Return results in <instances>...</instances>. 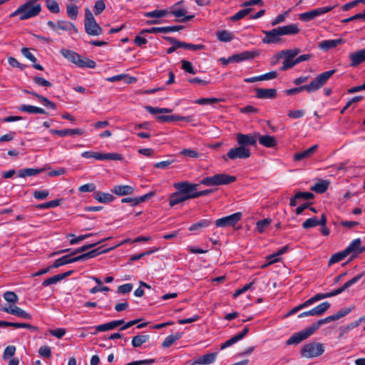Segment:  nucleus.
<instances>
[{"instance_id": "de8ad7c7", "label": "nucleus", "mask_w": 365, "mask_h": 365, "mask_svg": "<svg viewBox=\"0 0 365 365\" xmlns=\"http://www.w3.org/2000/svg\"><path fill=\"white\" fill-rule=\"evenodd\" d=\"M61 202H62L61 199L51 200L49 202L36 205V208H38V209H49V208H52V207H56L57 206H59L61 204Z\"/></svg>"}, {"instance_id": "473e14b6", "label": "nucleus", "mask_w": 365, "mask_h": 365, "mask_svg": "<svg viewBox=\"0 0 365 365\" xmlns=\"http://www.w3.org/2000/svg\"><path fill=\"white\" fill-rule=\"evenodd\" d=\"M182 332H176L175 334L168 336L162 344L163 348H168L172 346L177 340L182 336Z\"/></svg>"}, {"instance_id": "f03ea898", "label": "nucleus", "mask_w": 365, "mask_h": 365, "mask_svg": "<svg viewBox=\"0 0 365 365\" xmlns=\"http://www.w3.org/2000/svg\"><path fill=\"white\" fill-rule=\"evenodd\" d=\"M336 73V70H330L319 74L310 83L286 90L284 92L288 96L295 95L304 91L312 93L320 89L327 81Z\"/></svg>"}, {"instance_id": "09e8293b", "label": "nucleus", "mask_w": 365, "mask_h": 365, "mask_svg": "<svg viewBox=\"0 0 365 365\" xmlns=\"http://www.w3.org/2000/svg\"><path fill=\"white\" fill-rule=\"evenodd\" d=\"M79 68H94L96 66V63L94 61L88 58H83L81 57L79 63L78 65Z\"/></svg>"}, {"instance_id": "dca6fc26", "label": "nucleus", "mask_w": 365, "mask_h": 365, "mask_svg": "<svg viewBox=\"0 0 365 365\" xmlns=\"http://www.w3.org/2000/svg\"><path fill=\"white\" fill-rule=\"evenodd\" d=\"M363 275H364L363 272L360 273V274L356 275L355 277H354L350 280L347 281L341 287H339L338 289H334L332 292H330L331 297H334V296H336V295L342 293L346 289H348L351 286L354 285V284L357 283L361 279Z\"/></svg>"}, {"instance_id": "e2e57ef3", "label": "nucleus", "mask_w": 365, "mask_h": 365, "mask_svg": "<svg viewBox=\"0 0 365 365\" xmlns=\"http://www.w3.org/2000/svg\"><path fill=\"white\" fill-rule=\"evenodd\" d=\"M222 101V99L217 98H199L195 101V103L199 105H206V104H212V103H216Z\"/></svg>"}, {"instance_id": "412c9836", "label": "nucleus", "mask_w": 365, "mask_h": 365, "mask_svg": "<svg viewBox=\"0 0 365 365\" xmlns=\"http://www.w3.org/2000/svg\"><path fill=\"white\" fill-rule=\"evenodd\" d=\"M216 185H229L236 181L235 176L230 175L226 173L215 174Z\"/></svg>"}, {"instance_id": "9d476101", "label": "nucleus", "mask_w": 365, "mask_h": 365, "mask_svg": "<svg viewBox=\"0 0 365 365\" xmlns=\"http://www.w3.org/2000/svg\"><path fill=\"white\" fill-rule=\"evenodd\" d=\"M345 250L349 255H350L349 261H351L365 252V245L361 246V239L357 238L354 240Z\"/></svg>"}, {"instance_id": "a211bd4d", "label": "nucleus", "mask_w": 365, "mask_h": 365, "mask_svg": "<svg viewBox=\"0 0 365 365\" xmlns=\"http://www.w3.org/2000/svg\"><path fill=\"white\" fill-rule=\"evenodd\" d=\"M2 310L8 314L15 315L18 317H20V318H22L24 319H31V316L30 314L27 313L26 312H25L22 309H21L20 307H16V306H10L9 307H5Z\"/></svg>"}, {"instance_id": "2eb2a0df", "label": "nucleus", "mask_w": 365, "mask_h": 365, "mask_svg": "<svg viewBox=\"0 0 365 365\" xmlns=\"http://www.w3.org/2000/svg\"><path fill=\"white\" fill-rule=\"evenodd\" d=\"M256 98L259 99H274L277 96L275 88H255Z\"/></svg>"}, {"instance_id": "c756f323", "label": "nucleus", "mask_w": 365, "mask_h": 365, "mask_svg": "<svg viewBox=\"0 0 365 365\" xmlns=\"http://www.w3.org/2000/svg\"><path fill=\"white\" fill-rule=\"evenodd\" d=\"M113 192H114L117 195H131L134 189L132 186L130 185H115L112 190Z\"/></svg>"}, {"instance_id": "e433bc0d", "label": "nucleus", "mask_w": 365, "mask_h": 365, "mask_svg": "<svg viewBox=\"0 0 365 365\" xmlns=\"http://www.w3.org/2000/svg\"><path fill=\"white\" fill-rule=\"evenodd\" d=\"M329 185V183L328 181L320 180L312 187L311 190L317 193L322 194L327 191Z\"/></svg>"}, {"instance_id": "a878e982", "label": "nucleus", "mask_w": 365, "mask_h": 365, "mask_svg": "<svg viewBox=\"0 0 365 365\" xmlns=\"http://www.w3.org/2000/svg\"><path fill=\"white\" fill-rule=\"evenodd\" d=\"M317 148L318 145H314L303 152L297 153L294 155V160L295 161H299L303 159L308 158L311 157L317 151Z\"/></svg>"}, {"instance_id": "603ef678", "label": "nucleus", "mask_w": 365, "mask_h": 365, "mask_svg": "<svg viewBox=\"0 0 365 365\" xmlns=\"http://www.w3.org/2000/svg\"><path fill=\"white\" fill-rule=\"evenodd\" d=\"M357 327V324L353 322L349 323L346 326L339 327V338H343L350 330Z\"/></svg>"}, {"instance_id": "338daca9", "label": "nucleus", "mask_w": 365, "mask_h": 365, "mask_svg": "<svg viewBox=\"0 0 365 365\" xmlns=\"http://www.w3.org/2000/svg\"><path fill=\"white\" fill-rule=\"evenodd\" d=\"M182 69H183L185 71L191 73V74H195L196 71L193 68V66L191 63V62L186 61V60H182Z\"/></svg>"}, {"instance_id": "6e6552de", "label": "nucleus", "mask_w": 365, "mask_h": 365, "mask_svg": "<svg viewBox=\"0 0 365 365\" xmlns=\"http://www.w3.org/2000/svg\"><path fill=\"white\" fill-rule=\"evenodd\" d=\"M334 6H324V7H320L317 8L302 14H299V19L304 21V22H308L311 20H313L317 16L324 15V14H327L329 11H331Z\"/></svg>"}, {"instance_id": "c85d7f7f", "label": "nucleus", "mask_w": 365, "mask_h": 365, "mask_svg": "<svg viewBox=\"0 0 365 365\" xmlns=\"http://www.w3.org/2000/svg\"><path fill=\"white\" fill-rule=\"evenodd\" d=\"M259 143L266 148H274L277 145V140L274 136L264 135L259 138Z\"/></svg>"}, {"instance_id": "393cba45", "label": "nucleus", "mask_w": 365, "mask_h": 365, "mask_svg": "<svg viewBox=\"0 0 365 365\" xmlns=\"http://www.w3.org/2000/svg\"><path fill=\"white\" fill-rule=\"evenodd\" d=\"M93 197L98 202L101 203H108L111 202L114 200L115 197L113 195L107 192H103L101 191H95L93 192Z\"/></svg>"}, {"instance_id": "7c9ffc66", "label": "nucleus", "mask_w": 365, "mask_h": 365, "mask_svg": "<svg viewBox=\"0 0 365 365\" xmlns=\"http://www.w3.org/2000/svg\"><path fill=\"white\" fill-rule=\"evenodd\" d=\"M58 29L68 32L73 31L76 34L78 32V29L73 23L63 20H58Z\"/></svg>"}, {"instance_id": "20e7f679", "label": "nucleus", "mask_w": 365, "mask_h": 365, "mask_svg": "<svg viewBox=\"0 0 365 365\" xmlns=\"http://www.w3.org/2000/svg\"><path fill=\"white\" fill-rule=\"evenodd\" d=\"M301 52L300 49L299 48H295L293 49H288V50H283L274 55V58H276L275 61H272V64L274 65L277 63V61H279L282 58H284L283 61V65L280 68V70L282 71H287L288 69H290L293 68L295 65L294 62V58L297 57V56Z\"/></svg>"}, {"instance_id": "ea45409f", "label": "nucleus", "mask_w": 365, "mask_h": 365, "mask_svg": "<svg viewBox=\"0 0 365 365\" xmlns=\"http://www.w3.org/2000/svg\"><path fill=\"white\" fill-rule=\"evenodd\" d=\"M349 254L346 251V250H343L342 252H336L331 255L330 257L328 265L331 266L333 264L337 263L341 260H343L346 257H347Z\"/></svg>"}, {"instance_id": "f3484780", "label": "nucleus", "mask_w": 365, "mask_h": 365, "mask_svg": "<svg viewBox=\"0 0 365 365\" xmlns=\"http://www.w3.org/2000/svg\"><path fill=\"white\" fill-rule=\"evenodd\" d=\"M176 5H174L170 8V11L173 15H174L177 18H181L178 20L179 22H187L192 20L194 18V15H185L187 13L186 9L183 8L176 9Z\"/></svg>"}, {"instance_id": "5701e85b", "label": "nucleus", "mask_w": 365, "mask_h": 365, "mask_svg": "<svg viewBox=\"0 0 365 365\" xmlns=\"http://www.w3.org/2000/svg\"><path fill=\"white\" fill-rule=\"evenodd\" d=\"M60 53L68 61L76 64L78 66V65L79 63L80 58L81 57L78 53H77L76 52H75L72 50H69V49H66V48H62L60 51Z\"/></svg>"}, {"instance_id": "ddd939ff", "label": "nucleus", "mask_w": 365, "mask_h": 365, "mask_svg": "<svg viewBox=\"0 0 365 365\" xmlns=\"http://www.w3.org/2000/svg\"><path fill=\"white\" fill-rule=\"evenodd\" d=\"M200 184L190 183L187 181L177 182L174 184L175 188L178 192L182 194H188V192H195Z\"/></svg>"}, {"instance_id": "f257e3e1", "label": "nucleus", "mask_w": 365, "mask_h": 365, "mask_svg": "<svg viewBox=\"0 0 365 365\" xmlns=\"http://www.w3.org/2000/svg\"><path fill=\"white\" fill-rule=\"evenodd\" d=\"M299 31L298 25L295 24L279 26L270 31H262L265 34V36L262 38V43L277 44L282 42V36L296 35L299 33Z\"/></svg>"}, {"instance_id": "13d9d810", "label": "nucleus", "mask_w": 365, "mask_h": 365, "mask_svg": "<svg viewBox=\"0 0 365 365\" xmlns=\"http://www.w3.org/2000/svg\"><path fill=\"white\" fill-rule=\"evenodd\" d=\"M32 79H33L34 83L38 86H43V87H51L52 86V83L43 78L35 76L33 77Z\"/></svg>"}, {"instance_id": "052dcab7", "label": "nucleus", "mask_w": 365, "mask_h": 365, "mask_svg": "<svg viewBox=\"0 0 365 365\" xmlns=\"http://www.w3.org/2000/svg\"><path fill=\"white\" fill-rule=\"evenodd\" d=\"M4 298L6 302L12 304L16 303L19 299L16 294L10 291H7L4 294Z\"/></svg>"}, {"instance_id": "4468645a", "label": "nucleus", "mask_w": 365, "mask_h": 365, "mask_svg": "<svg viewBox=\"0 0 365 365\" xmlns=\"http://www.w3.org/2000/svg\"><path fill=\"white\" fill-rule=\"evenodd\" d=\"M350 60V66L357 67L359 64L365 61V48L350 53L349 55Z\"/></svg>"}, {"instance_id": "79ce46f5", "label": "nucleus", "mask_w": 365, "mask_h": 365, "mask_svg": "<svg viewBox=\"0 0 365 365\" xmlns=\"http://www.w3.org/2000/svg\"><path fill=\"white\" fill-rule=\"evenodd\" d=\"M331 304L329 302H324L313 308L316 316H322L324 314L330 307Z\"/></svg>"}, {"instance_id": "0eeeda50", "label": "nucleus", "mask_w": 365, "mask_h": 365, "mask_svg": "<svg viewBox=\"0 0 365 365\" xmlns=\"http://www.w3.org/2000/svg\"><path fill=\"white\" fill-rule=\"evenodd\" d=\"M242 214L240 212H235L215 220V224L217 227H235L242 219Z\"/></svg>"}, {"instance_id": "9b49d317", "label": "nucleus", "mask_w": 365, "mask_h": 365, "mask_svg": "<svg viewBox=\"0 0 365 365\" xmlns=\"http://www.w3.org/2000/svg\"><path fill=\"white\" fill-rule=\"evenodd\" d=\"M251 155V150L249 148H244L239 145L238 147L231 148L227 153L228 158L231 160L246 159L250 158Z\"/></svg>"}, {"instance_id": "2f4dec72", "label": "nucleus", "mask_w": 365, "mask_h": 365, "mask_svg": "<svg viewBox=\"0 0 365 365\" xmlns=\"http://www.w3.org/2000/svg\"><path fill=\"white\" fill-rule=\"evenodd\" d=\"M183 26H163V27H152L151 31H155V34L157 33H169L178 31L183 29Z\"/></svg>"}, {"instance_id": "39448f33", "label": "nucleus", "mask_w": 365, "mask_h": 365, "mask_svg": "<svg viewBox=\"0 0 365 365\" xmlns=\"http://www.w3.org/2000/svg\"><path fill=\"white\" fill-rule=\"evenodd\" d=\"M84 26L85 31L90 36H98L103 33V29L96 22L93 14L88 8L85 10Z\"/></svg>"}, {"instance_id": "4d7b16f0", "label": "nucleus", "mask_w": 365, "mask_h": 365, "mask_svg": "<svg viewBox=\"0 0 365 365\" xmlns=\"http://www.w3.org/2000/svg\"><path fill=\"white\" fill-rule=\"evenodd\" d=\"M95 234H93V233H88V234H86V235H79L78 237H75V235L73 234H68L67 235V237H73V239H71L69 242L71 245H76V244H78V242H80L81 241H82L91 236H93Z\"/></svg>"}, {"instance_id": "a18cd8bd", "label": "nucleus", "mask_w": 365, "mask_h": 365, "mask_svg": "<svg viewBox=\"0 0 365 365\" xmlns=\"http://www.w3.org/2000/svg\"><path fill=\"white\" fill-rule=\"evenodd\" d=\"M108 238H106V239H104V240H100L97 242H95V243H91V244H88V245H83L82 247H80L78 248H77L76 250H75L73 252H72V255H76V254H78V253H81V252H84L94 247H96V245L101 244V242L107 240Z\"/></svg>"}, {"instance_id": "49530a36", "label": "nucleus", "mask_w": 365, "mask_h": 365, "mask_svg": "<svg viewBox=\"0 0 365 365\" xmlns=\"http://www.w3.org/2000/svg\"><path fill=\"white\" fill-rule=\"evenodd\" d=\"M252 9L251 8H246L242 9L239 11L237 13H236L235 15L232 16L230 18V20L232 21H237L243 19L245 16L248 15L252 11Z\"/></svg>"}, {"instance_id": "bb28decb", "label": "nucleus", "mask_w": 365, "mask_h": 365, "mask_svg": "<svg viewBox=\"0 0 365 365\" xmlns=\"http://www.w3.org/2000/svg\"><path fill=\"white\" fill-rule=\"evenodd\" d=\"M217 354L216 352H213V353H209V354L202 355L200 357H199L194 362V364H202V365H207V364H212L216 359Z\"/></svg>"}, {"instance_id": "5fc2aeb1", "label": "nucleus", "mask_w": 365, "mask_h": 365, "mask_svg": "<svg viewBox=\"0 0 365 365\" xmlns=\"http://www.w3.org/2000/svg\"><path fill=\"white\" fill-rule=\"evenodd\" d=\"M168 200H169V204L171 207H173V206L178 205L183 202L181 198V196L180 195V194L178 193V191L172 193L169 196Z\"/></svg>"}, {"instance_id": "a19ab883", "label": "nucleus", "mask_w": 365, "mask_h": 365, "mask_svg": "<svg viewBox=\"0 0 365 365\" xmlns=\"http://www.w3.org/2000/svg\"><path fill=\"white\" fill-rule=\"evenodd\" d=\"M183 117L178 115H158L156 117L158 121L161 123L165 122H172V121H183Z\"/></svg>"}, {"instance_id": "b1692460", "label": "nucleus", "mask_w": 365, "mask_h": 365, "mask_svg": "<svg viewBox=\"0 0 365 365\" xmlns=\"http://www.w3.org/2000/svg\"><path fill=\"white\" fill-rule=\"evenodd\" d=\"M257 55V53L255 51H243L240 53L234 54L231 56V59L232 62H241L248 59H252Z\"/></svg>"}, {"instance_id": "6e6d98bb", "label": "nucleus", "mask_w": 365, "mask_h": 365, "mask_svg": "<svg viewBox=\"0 0 365 365\" xmlns=\"http://www.w3.org/2000/svg\"><path fill=\"white\" fill-rule=\"evenodd\" d=\"M181 48L185 49H190L192 51H198V50H204L205 48V46L203 44H192L186 42L181 41Z\"/></svg>"}, {"instance_id": "6ab92c4d", "label": "nucleus", "mask_w": 365, "mask_h": 365, "mask_svg": "<svg viewBox=\"0 0 365 365\" xmlns=\"http://www.w3.org/2000/svg\"><path fill=\"white\" fill-rule=\"evenodd\" d=\"M23 92L24 93L30 94V95L33 96L34 97L36 98L46 107L49 108L53 109V110H56V105L53 102L51 101L46 97H45V96H43L42 95H40V94H38V93H36L35 91H29V90H27V89L23 90Z\"/></svg>"}, {"instance_id": "774afa93", "label": "nucleus", "mask_w": 365, "mask_h": 365, "mask_svg": "<svg viewBox=\"0 0 365 365\" xmlns=\"http://www.w3.org/2000/svg\"><path fill=\"white\" fill-rule=\"evenodd\" d=\"M34 197L36 200H43L48 197L49 195L48 190H36L34 192L33 194Z\"/></svg>"}, {"instance_id": "37998d69", "label": "nucleus", "mask_w": 365, "mask_h": 365, "mask_svg": "<svg viewBox=\"0 0 365 365\" xmlns=\"http://www.w3.org/2000/svg\"><path fill=\"white\" fill-rule=\"evenodd\" d=\"M272 220L269 218L261 220L256 223V230L259 233H263L270 225Z\"/></svg>"}, {"instance_id": "69168bd1", "label": "nucleus", "mask_w": 365, "mask_h": 365, "mask_svg": "<svg viewBox=\"0 0 365 365\" xmlns=\"http://www.w3.org/2000/svg\"><path fill=\"white\" fill-rule=\"evenodd\" d=\"M105 9L106 4L104 3V0H98L96 1L94 5V14L96 15H99L104 11Z\"/></svg>"}, {"instance_id": "0e129e2a", "label": "nucleus", "mask_w": 365, "mask_h": 365, "mask_svg": "<svg viewBox=\"0 0 365 365\" xmlns=\"http://www.w3.org/2000/svg\"><path fill=\"white\" fill-rule=\"evenodd\" d=\"M198 184L205 186H217L215 175L202 178Z\"/></svg>"}, {"instance_id": "864d4df0", "label": "nucleus", "mask_w": 365, "mask_h": 365, "mask_svg": "<svg viewBox=\"0 0 365 365\" xmlns=\"http://www.w3.org/2000/svg\"><path fill=\"white\" fill-rule=\"evenodd\" d=\"M102 248H103V247H99L93 249L89 252H87L86 254H87L88 258L91 259V258L96 257V256H98L101 254H103V253H106L113 249V248H108V249L103 250Z\"/></svg>"}, {"instance_id": "423d86ee", "label": "nucleus", "mask_w": 365, "mask_h": 365, "mask_svg": "<svg viewBox=\"0 0 365 365\" xmlns=\"http://www.w3.org/2000/svg\"><path fill=\"white\" fill-rule=\"evenodd\" d=\"M324 352L323 344L318 342H311L304 344L300 351L302 357L308 359L314 358L321 356Z\"/></svg>"}, {"instance_id": "72a5a7b5", "label": "nucleus", "mask_w": 365, "mask_h": 365, "mask_svg": "<svg viewBox=\"0 0 365 365\" xmlns=\"http://www.w3.org/2000/svg\"><path fill=\"white\" fill-rule=\"evenodd\" d=\"M73 255H72V253H71L70 255H64V256L61 257V258L57 259L52 264V267H54L55 268H58L61 266H63V265H65L67 264L73 263L74 259H73V257H72Z\"/></svg>"}, {"instance_id": "3c124183", "label": "nucleus", "mask_w": 365, "mask_h": 365, "mask_svg": "<svg viewBox=\"0 0 365 365\" xmlns=\"http://www.w3.org/2000/svg\"><path fill=\"white\" fill-rule=\"evenodd\" d=\"M168 14L169 11L167 9L154 10L153 11L145 13V16L153 18H161L165 16Z\"/></svg>"}, {"instance_id": "bf43d9fd", "label": "nucleus", "mask_w": 365, "mask_h": 365, "mask_svg": "<svg viewBox=\"0 0 365 365\" xmlns=\"http://www.w3.org/2000/svg\"><path fill=\"white\" fill-rule=\"evenodd\" d=\"M181 155L190 158H197L200 156V154L197 151L192 149L185 148L182 150L180 152Z\"/></svg>"}, {"instance_id": "c9c22d12", "label": "nucleus", "mask_w": 365, "mask_h": 365, "mask_svg": "<svg viewBox=\"0 0 365 365\" xmlns=\"http://www.w3.org/2000/svg\"><path fill=\"white\" fill-rule=\"evenodd\" d=\"M216 36L217 40L222 42H230L234 38L233 34L227 30L217 31Z\"/></svg>"}, {"instance_id": "4be33fe9", "label": "nucleus", "mask_w": 365, "mask_h": 365, "mask_svg": "<svg viewBox=\"0 0 365 365\" xmlns=\"http://www.w3.org/2000/svg\"><path fill=\"white\" fill-rule=\"evenodd\" d=\"M344 43H345V40L341 38H339L337 39L325 40V41H322L319 43V47L322 50L328 51L329 49L336 47L339 45H341Z\"/></svg>"}, {"instance_id": "680f3d73", "label": "nucleus", "mask_w": 365, "mask_h": 365, "mask_svg": "<svg viewBox=\"0 0 365 365\" xmlns=\"http://www.w3.org/2000/svg\"><path fill=\"white\" fill-rule=\"evenodd\" d=\"M316 226H318V219L317 217L309 218L302 223V227L304 229H309Z\"/></svg>"}, {"instance_id": "c03bdc74", "label": "nucleus", "mask_w": 365, "mask_h": 365, "mask_svg": "<svg viewBox=\"0 0 365 365\" xmlns=\"http://www.w3.org/2000/svg\"><path fill=\"white\" fill-rule=\"evenodd\" d=\"M66 13L71 19L76 20L78 14V7L75 4H68L66 6Z\"/></svg>"}, {"instance_id": "1a4fd4ad", "label": "nucleus", "mask_w": 365, "mask_h": 365, "mask_svg": "<svg viewBox=\"0 0 365 365\" xmlns=\"http://www.w3.org/2000/svg\"><path fill=\"white\" fill-rule=\"evenodd\" d=\"M314 334L310 327L292 334L286 341L287 345H297Z\"/></svg>"}, {"instance_id": "f8f14e48", "label": "nucleus", "mask_w": 365, "mask_h": 365, "mask_svg": "<svg viewBox=\"0 0 365 365\" xmlns=\"http://www.w3.org/2000/svg\"><path fill=\"white\" fill-rule=\"evenodd\" d=\"M257 135L259 134H243L239 133L236 135V140L240 145L244 148H248L250 145L256 147Z\"/></svg>"}, {"instance_id": "4c0bfd02", "label": "nucleus", "mask_w": 365, "mask_h": 365, "mask_svg": "<svg viewBox=\"0 0 365 365\" xmlns=\"http://www.w3.org/2000/svg\"><path fill=\"white\" fill-rule=\"evenodd\" d=\"M212 224V221L207 219H203L192 225L189 230L191 232L200 231L201 229L207 227Z\"/></svg>"}, {"instance_id": "aec40b11", "label": "nucleus", "mask_w": 365, "mask_h": 365, "mask_svg": "<svg viewBox=\"0 0 365 365\" xmlns=\"http://www.w3.org/2000/svg\"><path fill=\"white\" fill-rule=\"evenodd\" d=\"M50 133L52 134H56L61 137H64L67 135H82L84 134L83 130L81 128H66L63 130H56V129H51L50 130Z\"/></svg>"}, {"instance_id": "7ed1b4c3", "label": "nucleus", "mask_w": 365, "mask_h": 365, "mask_svg": "<svg viewBox=\"0 0 365 365\" xmlns=\"http://www.w3.org/2000/svg\"><path fill=\"white\" fill-rule=\"evenodd\" d=\"M38 0H29L20 6L15 11L10 14V17L19 15L20 20H26L38 16L41 11L40 4H36Z\"/></svg>"}, {"instance_id": "cd10ccee", "label": "nucleus", "mask_w": 365, "mask_h": 365, "mask_svg": "<svg viewBox=\"0 0 365 365\" xmlns=\"http://www.w3.org/2000/svg\"><path fill=\"white\" fill-rule=\"evenodd\" d=\"M19 110L21 112L28 113H38V114H48V113L41 108L36 107L31 105L23 104L19 107Z\"/></svg>"}, {"instance_id": "f704fd0d", "label": "nucleus", "mask_w": 365, "mask_h": 365, "mask_svg": "<svg viewBox=\"0 0 365 365\" xmlns=\"http://www.w3.org/2000/svg\"><path fill=\"white\" fill-rule=\"evenodd\" d=\"M46 170V168H24L19 171V176L20 178H25L26 176H33L39 174Z\"/></svg>"}, {"instance_id": "8fccbe9b", "label": "nucleus", "mask_w": 365, "mask_h": 365, "mask_svg": "<svg viewBox=\"0 0 365 365\" xmlns=\"http://www.w3.org/2000/svg\"><path fill=\"white\" fill-rule=\"evenodd\" d=\"M45 3L46 7L53 14H58L60 12L58 3L56 0H46Z\"/></svg>"}, {"instance_id": "58836bf2", "label": "nucleus", "mask_w": 365, "mask_h": 365, "mask_svg": "<svg viewBox=\"0 0 365 365\" xmlns=\"http://www.w3.org/2000/svg\"><path fill=\"white\" fill-rule=\"evenodd\" d=\"M163 38L170 43L173 46L168 48L167 53L170 54L175 51L178 48H181V41L171 36H164Z\"/></svg>"}]
</instances>
